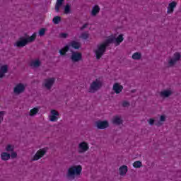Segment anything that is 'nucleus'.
Returning <instances> with one entry per match:
<instances>
[{"instance_id":"obj_1","label":"nucleus","mask_w":181,"mask_h":181,"mask_svg":"<svg viewBox=\"0 0 181 181\" xmlns=\"http://www.w3.org/2000/svg\"><path fill=\"white\" fill-rule=\"evenodd\" d=\"M114 40L116 42V46H119V45L124 42V35L120 34L117 38L109 37L104 42L98 45V49L95 51L97 60H100V58L103 57L105 52L107 51V47H108L111 43H113Z\"/></svg>"},{"instance_id":"obj_2","label":"nucleus","mask_w":181,"mask_h":181,"mask_svg":"<svg viewBox=\"0 0 181 181\" xmlns=\"http://www.w3.org/2000/svg\"><path fill=\"white\" fill-rule=\"evenodd\" d=\"M83 168L81 165H74L69 168L67 176L68 177H74V176H78L81 173Z\"/></svg>"},{"instance_id":"obj_3","label":"nucleus","mask_w":181,"mask_h":181,"mask_svg":"<svg viewBox=\"0 0 181 181\" xmlns=\"http://www.w3.org/2000/svg\"><path fill=\"white\" fill-rule=\"evenodd\" d=\"M101 87H103V82L100 79H96L90 84V92L95 93V91H98Z\"/></svg>"},{"instance_id":"obj_4","label":"nucleus","mask_w":181,"mask_h":181,"mask_svg":"<svg viewBox=\"0 0 181 181\" xmlns=\"http://www.w3.org/2000/svg\"><path fill=\"white\" fill-rule=\"evenodd\" d=\"M90 149L88 146V143L86 141H82L78 145V152L79 153H84V152H87V151Z\"/></svg>"},{"instance_id":"obj_5","label":"nucleus","mask_w":181,"mask_h":181,"mask_svg":"<svg viewBox=\"0 0 181 181\" xmlns=\"http://www.w3.org/2000/svg\"><path fill=\"white\" fill-rule=\"evenodd\" d=\"M25 88L26 87L25 85H23V83H18L16 86V87H14L13 93L14 94H22V93L25 91Z\"/></svg>"},{"instance_id":"obj_6","label":"nucleus","mask_w":181,"mask_h":181,"mask_svg":"<svg viewBox=\"0 0 181 181\" xmlns=\"http://www.w3.org/2000/svg\"><path fill=\"white\" fill-rule=\"evenodd\" d=\"M45 153H46V150H45V148L40 149L38 151H37V153L34 156L33 160H39L40 158H43V156H45Z\"/></svg>"},{"instance_id":"obj_7","label":"nucleus","mask_w":181,"mask_h":181,"mask_svg":"<svg viewBox=\"0 0 181 181\" xmlns=\"http://www.w3.org/2000/svg\"><path fill=\"white\" fill-rule=\"evenodd\" d=\"M82 55L81 53L80 52H73L71 56V60L74 62L76 63L77 62H80L82 59Z\"/></svg>"},{"instance_id":"obj_8","label":"nucleus","mask_w":181,"mask_h":181,"mask_svg":"<svg viewBox=\"0 0 181 181\" xmlns=\"http://www.w3.org/2000/svg\"><path fill=\"white\" fill-rule=\"evenodd\" d=\"M96 126L98 129H105V128H108L109 124L107 121H100L97 122Z\"/></svg>"},{"instance_id":"obj_9","label":"nucleus","mask_w":181,"mask_h":181,"mask_svg":"<svg viewBox=\"0 0 181 181\" xmlns=\"http://www.w3.org/2000/svg\"><path fill=\"white\" fill-rule=\"evenodd\" d=\"M112 90L113 91H115L116 94H119L120 93L122 92V90H124V86H122V85H119V83H115L113 85Z\"/></svg>"},{"instance_id":"obj_10","label":"nucleus","mask_w":181,"mask_h":181,"mask_svg":"<svg viewBox=\"0 0 181 181\" xmlns=\"http://www.w3.org/2000/svg\"><path fill=\"white\" fill-rule=\"evenodd\" d=\"M28 44V40L26 38L21 37L20 40L16 42V46L17 47H23Z\"/></svg>"},{"instance_id":"obj_11","label":"nucleus","mask_w":181,"mask_h":181,"mask_svg":"<svg viewBox=\"0 0 181 181\" xmlns=\"http://www.w3.org/2000/svg\"><path fill=\"white\" fill-rule=\"evenodd\" d=\"M53 84H54V78H51L45 81V86L46 88H47L48 90H50Z\"/></svg>"},{"instance_id":"obj_12","label":"nucleus","mask_w":181,"mask_h":181,"mask_svg":"<svg viewBox=\"0 0 181 181\" xmlns=\"http://www.w3.org/2000/svg\"><path fill=\"white\" fill-rule=\"evenodd\" d=\"M52 116L49 117V119L52 122H56L57 121V117L59 115V112L52 110L51 111Z\"/></svg>"},{"instance_id":"obj_13","label":"nucleus","mask_w":181,"mask_h":181,"mask_svg":"<svg viewBox=\"0 0 181 181\" xmlns=\"http://www.w3.org/2000/svg\"><path fill=\"white\" fill-rule=\"evenodd\" d=\"M0 78L5 77V74L8 73V65H3L0 68Z\"/></svg>"},{"instance_id":"obj_14","label":"nucleus","mask_w":181,"mask_h":181,"mask_svg":"<svg viewBox=\"0 0 181 181\" xmlns=\"http://www.w3.org/2000/svg\"><path fill=\"white\" fill-rule=\"evenodd\" d=\"M176 5L177 4L175 1L170 3L168 8V13H173L175 8H176Z\"/></svg>"},{"instance_id":"obj_15","label":"nucleus","mask_w":181,"mask_h":181,"mask_svg":"<svg viewBox=\"0 0 181 181\" xmlns=\"http://www.w3.org/2000/svg\"><path fill=\"white\" fill-rule=\"evenodd\" d=\"M98 13H100V6L98 5H95L92 8L90 15L92 16H97V15H98Z\"/></svg>"},{"instance_id":"obj_16","label":"nucleus","mask_w":181,"mask_h":181,"mask_svg":"<svg viewBox=\"0 0 181 181\" xmlns=\"http://www.w3.org/2000/svg\"><path fill=\"white\" fill-rule=\"evenodd\" d=\"M119 175L121 176H124L125 175H127V172H128V166L127 165H122L120 168H119Z\"/></svg>"},{"instance_id":"obj_17","label":"nucleus","mask_w":181,"mask_h":181,"mask_svg":"<svg viewBox=\"0 0 181 181\" xmlns=\"http://www.w3.org/2000/svg\"><path fill=\"white\" fill-rule=\"evenodd\" d=\"M1 158L2 160H9L11 159V154L6 152L1 153Z\"/></svg>"},{"instance_id":"obj_18","label":"nucleus","mask_w":181,"mask_h":181,"mask_svg":"<svg viewBox=\"0 0 181 181\" xmlns=\"http://www.w3.org/2000/svg\"><path fill=\"white\" fill-rule=\"evenodd\" d=\"M70 50V47L69 45H66L64 48L59 50V54L61 56H65L66 53Z\"/></svg>"},{"instance_id":"obj_19","label":"nucleus","mask_w":181,"mask_h":181,"mask_svg":"<svg viewBox=\"0 0 181 181\" xmlns=\"http://www.w3.org/2000/svg\"><path fill=\"white\" fill-rule=\"evenodd\" d=\"M37 34L36 33H34L30 37L25 38V40H27V43H30L32 42H34V40H36V36Z\"/></svg>"},{"instance_id":"obj_20","label":"nucleus","mask_w":181,"mask_h":181,"mask_svg":"<svg viewBox=\"0 0 181 181\" xmlns=\"http://www.w3.org/2000/svg\"><path fill=\"white\" fill-rule=\"evenodd\" d=\"M112 122L113 124H116V125H121L122 124V119L119 117L116 116L113 118Z\"/></svg>"},{"instance_id":"obj_21","label":"nucleus","mask_w":181,"mask_h":181,"mask_svg":"<svg viewBox=\"0 0 181 181\" xmlns=\"http://www.w3.org/2000/svg\"><path fill=\"white\" fill-rule=\"evenodd\" d=\"M71 47H73L74 49H78L79 47H81V45L80 44V42H76V41H72L70 43Z\"/></svg>"},{"instance_id":"obj_22","label":"nucleus","mask_w":181,"mask_h":181,"mask_svg":"<svg viewBox=\"0 0 181 181\" xmlns=\"http://www.w3.org/2000/svg\"><path fill=\"white\" fill-rule=\"evenodd\" d=\"M30 66L31 67H39L40 66V61L39 59L32 61L30 64Z\"/></svg>"},{"instance_id":"obj_23","label":"nucleus","mask_w":181,"mask_h":181,"mask_svg":"<svg viewBox=\"0 0 181 181\" xmlns=\"http://www.w3.org/2000/svg\"><path fill=\"white\" fill-rule=\"evenodd\" d=\"M161 97H169L170 95H172V91L170 90H164L160 93Z\"/></svg>"},{"instance_id":"obj_24","label":"nucleus","mask_w":181,"mask_h":181,"mask_svg":"<svg viewBox=\"0 0 181 181\" xmlns=\"http://www.w3.org/2000/svg\"><path fill=\"white\" fill-rule=\"evenodd\" d=\"M132 57L134 60H139V59L142 57V54H141V53L139 52H135L134 54H133Z\"/></svg>"},{"instance_id":"obj_25","label":"nucleus","mask_w":181,"mask_h":181,"mask_svg":"<svg viewBox=\"0 0 181 181\" xmlns=\"http://www.w3.org/2000/svg\"><path fill=\"white\" fill-rule=\"evenodd\" d=\"M37 112H39V109L34 107L30 110V117H33V115H36Z\"/></svg>"},{"instance_id":"obj_26","label":"nucleus","mask_w":181,"mask_h":181,"mask_svg":"<svg viewBox=\"0 0 181 181\" xmlns=\"http://www.w3.org/2000/svg\"><path fill=\"white\" fill-rule=\"evenodd\" d=\"M61 21H62V18L60 16H55L52 19V22L53 23H54V25H59Z\"/></svg>"},{"instance_id":"obj_27","label":"nucleus","mask_w":181,"mask_h":181,"mask_svg":"<svg viewBox=\"0 0 181 181\" xmlns=\"http://www.w3.org/2000/svg\"><path fill=\"white\" fill-rule=\"evenodd\" d=\"M133 166H134V168H136V169H138V168H141V166H142V162H141L140 160L135 161L133 163Z\"/></svg>"},{"instance_id":"obj_28","label":"nucleus","mask_w":181,"mask_h":181,"mask_svg":"<svg viewBox=\"0 0 181 181\" xmlns=\"http://www.w3.org/2000/svg\"><path fill=\"white\" fill-rule=\"evenodd\" d=\"M180 57L181 55L179 52H175L173 55V59H174L175 60H176L177 62H179V60H180Z\"/></svg>"},{"instance_id":"obj_29","label":"nucleus","mask_w":181,"mask_h":181,"mask_svg":"<svg viewBox=\"0 0 181 181\" xmlns=\"http://www.w3.org/2000/svg\"><path fill=\"white\" fill-rule=\"evenodd\" d=\"M81 39H84V40H87L88 39V33H83L81 35L80 37Z\"/></svg>"},{"instance_id":"obj_30","label":"nucleus","mask_w":181,"mask_h":181,"mask_svg":"<svg viewBox=\"0 0 181 181\" xmlns=\"http://www.w3.org/2000/svg\"><path fill=\"white\" fill-rule=\"evenodd\" d=\"M45 33H46V28H41L39 30V35L40 36H45Z\"/></svg>"},{"instance_id":"obj_31","label":"nucleus","mask_w":181,"mask_h":181,"mask_svg":"<svg viewBox=\"0 0 181 181\" xmlns=\"http://www.w3.org/2000/svg\"><path fill=\"white\" fill-rule=\"evenodd\" d=\"M70 12V6L69 4H66V6L64 8V13L66 15L69 14Z\"/></svg>"},{"instance_id":"obj_32","label":"nucleus","mask_w":181,"mask_h":181,"mask_svg":"<svg viewBox=\"0 0 181 181\" xmlns=\"http://www.w3.org/2000/svg\"><path fill=\"white\" fill-rule=\"evenodd\" d=\"M177 61L176 59H174L173 58L171 59L169 62H168V64H170V66H174V64H176V62Z\"/></svg>"},{"instance_id":"obj_33","label":"nucleus","mask_w":181,"mask_h":181,"mask_svg":"<svg viewBox=\"0 0 181 181\" xmlns=\"http://www.w3.org/2000/svg\"><path fill=\"white\" fill-rule=\"evenodd\" d=\"M6 151H7V152H12V151H13V147H12L11 144H8L6 148Z\"/></svg>"},{"instance_id":"obj_34","label":"nucleus","mask_w":181,"mask_h":181,"mask_svg":"<svg viewBox=\"0 0 181 181\" xmlns=\"http://www.w3.org/2000/svg\"><path fill=\"white\" fill-rule=\"evenodd\" d=\"M60 6H62V4H60L59 3H56V5H55L56 12H60Z\"/></svg>"},{"instance_id":"obj_35","label":"nucleus","mask_w":181,"mask_h":181,"mask_svg":"<svg viewBox=\"0 0 181 181\" xmlns=\"http://www.w3.org/2000/svg\"><path fill=\"white\" fill-rule=\"evenodd\" d=\"M122 107H129V103L128 101H123L122 104Z\"/></svg>"},{"instance_id":"obj_36","label":"nucleus","mask_w":181,"mask_h":181,"mask_svg":"<svg viewBox=\"0 0 181 181\" xmlns=\"http://www.w3.org/2000/svg\"><path fill=\"white\" fill-rule=\"evenodd\" d=\"M160 121L161 122H163L165 121H166V117H165V115H161L160 117Z\"/></svg>"},{"instance_id":"obj_37","label":"nucleus","mask_w":181,"mask_h":181,"mask_svg":"<svg viewBox=\"0 0 181 181\" xmlns=\"http://www.w3.org/2000/svg\"><path fill=\"white\" fill-rule=\"evenodd\" d=\"M60 37H62L63 39H66V37H67V33H61Z\"/></svg>"},{"instance_id":"obj_38","label":"nucleus","mask_w":181,"mask_h":181,"mask_svg":"<svg viewBox=\"0 0 181 181\" xmlns=\"http://www.w3.org/2000/svg\"><path fill=\"white\" fill-rule=\"evenodd\" d=\"M11 156L12 159H14V158H16V156H18V154H16V152H13L11 153V155L10 156V157Z\"/></svg>"},{"instance_id":"obj_39","label":"nucleus","mask_w":181,"mask_h":181,"mask_svg":"<svg viewBox=\"0 0 181 181\" xmlns=\"http://www.w3.org/2000/svg\"><path fill=\"white\" fill-rule=\"evenodd\" d=\"M4 115H5V111H1L0 112V119H1V118H2V119H4Z\"/></svg>"},{"instance_id":"obj_40","label":"nucleus","mask_w":181,"mask_h":181,"mask_svg":"<svg viewBox=\"0 0 181 181\" xmlns=\"http://www.w3.org/2000/svg\"><path fill=\"white\" fill-rule=\"evenodd\" d=\"M148 123L150 124V125H153V124H155V119H150Z\"/></svg>"},{"instance_id":"obj_41","label":"nucleus","mask_w":181,"mask_h":181,"mask_svg":"<svg viewBox=\"0 0 181 181\" xmlns=\"http://www.w3.org/2000/svg\"><path fill=\"white\" fill-rule=\"evenodd\" d=\"M87 26H88V24L85 23L82 27H81V30H83V29H86Z\"/></svg>"},{"instance_id":"obj_42","label":"nucleus","mask_w":181,"mask_h":181,"mask_svg":"<svg viewBox=\"0 0 181 181\" xmlns=\"http://www.w3.org/2000/svg\"><path fill=\"white\" fill-rule=\"evenodd\" d=\"M64 0H57V4H61V5H63V1H64Z\"/></svg>"}]
</instances>
